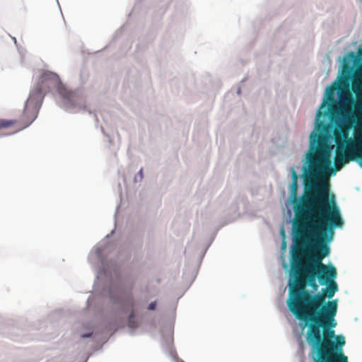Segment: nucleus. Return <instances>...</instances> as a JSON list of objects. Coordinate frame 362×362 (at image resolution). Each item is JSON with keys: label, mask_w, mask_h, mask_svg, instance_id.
<instances>
[{"label": "nucleus", "mask_w": 362, "mask_h": 362, "mask_svg": "<svg viewBox=\"0 0 362 362\" xmlns=\"http://www.w3.org/2000/svg\"><path fill=\"white\" fill-rule=\"evenodd\" d=\"M323 259H305L291 265L293 281L286 301L289 311L307 327L305 339L313 358H320L337 336L334 328L338 300L332 299L339 290L337 272L333 265L323 264Z\"/></svg>", "instance_id": "f257e3e1"}, {"label": "nucleus", "mask_w": 362, "mask_h": 362, "mask_svg": "<svg viewBox=\"0 0 362 362\" xmlns=\"http://www.w3.org/2000/svg\"><path fill=\"white\" fill-rule=\"evenodd\" d=\"M305 191L300 199L297 197L298 175L291 168L290 199L293 204L295 218L293 223L294 247L291 254V265L304 263L305 248L309 247L312 255L306 259H325L329 255V244L332 241L334 229L342 228L344 220L334 195L327 196L320 202L316 195L319 180L310 177L304 168Z\"/></svg>", "instance_id": "f03ea898"}, {"label": "nucleus", "mask_w": 362, "mask_h": 362, "mask_svg": "<svg viewBox=\"0 0 362 362\" xmlns=\"http://www.w3.org/2000/svg\"><path fill=\"white\" fill-rule=\"evenodd\" d=\"M325 105L323 103L317 112L315 127L310 135L309 151L306 155V160L310 166V177L320 181L316 186V195L322 203L327 200V195L329 196L331 175H335L345 164L353 160H356L362 168V132L359 129H356L355 140L350 141L349 146L337 147L334 167H332V146L329 144L332 128L320 120L323 114L321 109Z\"/></svg>", "instance_id": "7ed1b4c3"}, {"label": "nucleus", "mask_w": 362, "mask_h": 362, "mask_svg": "<svg viewBox=\"0 0 362 362\" xmlns=\"http://www.w3.org/2000/svg\"><path fill=\"white\" fill-rule=\"evenodd\" d=\"M352 90L357 96L355 103L356 112H353L349 104H354V100L349 93L341 98L340 112L341 119L334 130V141L337 146H349L350 141L355 140L356 129L362 132V79L354 78Z\"/></svg>", "instance_id": "20e7f679"}, {"label": "nucleus", "mask_w": 362, "mask_h": 362, "mask_svg": "<svg viewBox=\"0 0 362 362\" xmlns=\"http://www.w3.org/2000/svg\"><path fill=\"white\" fill-rule=\"evenodd\" d=\"M58 81V76L52 72L43 73L25 103L23 115L19 121L0 119V130L13 127L17 123L21 125L13 130V133L28 127L37 117L39 109L43 98V92L55 85Z\"/></svg>", "instance_id": "39448f33"}, {"label": "nucleus", "mask_w": 362, "mask_h": 362, "mask_svg": "<svg viewBox=\"0 0 362 362\" xmlns=\"http://www.w3.org/2000/svg\"><path fill=\"white\" fill-rule=\"evenodd\" d=\"M320 358H313V362H348V358L344 354L345 345L344 337L337 335Z\"/></svg>", "instance_id": "423d86ee"}, {"label": "nucleus", "mask_w": 362, "mask_h": 362, "mask_svg": "<svg viewBox=\"0 0 362 362\" xmlns=\"http://www.w3.org/2000/svg\"><path fill=\"white\" fill-rule=\"evenodd\" d=\"M348 93L350 94V93L349 91H347L344 95H341L340 98L341 97H344V95ZM325 101H327L329 103V104L328 105V111L329 112L332 117H333L337 114H339L340 112L341 104L339 105V107H337L336 105L337 100L334 98V88L328 87L327 88V90H326V100Z\"/></svg>", "instance_id": "0eeeda50"}, {"label": "nucleus", "mask_w": 362, "mask_h": 362, "mask_svg": "<svg viewBox=\"0 0 362 362\" xmlns=\"http://www.w3.org/2000/svg\"><path fill=\"white\" fill-rule=\"evenodd\" d=\"M60 95L63 97L67 105H74L76 100V95L75 93L66 89L59 90Z\"/></svg>", "instance_id": "6e6552de"}, {"label": "nucleus", "mask_w": 362, "mask_h": 362, "mask_svg": "<svg viewBox=\"0 0 362 362\" xmlns=\"http://www.w3.org/2000/svg\"><path fill=\"white\" fill-rule=\"evenodd\" d=\"M119 303L132 308L134 306V300L132 296H128L125 298L121 299Z\"/></svg>", "instance_id": "1a4fd4ad"}, {"label": "nucleus", "mask_w": 362, "mask_h": 362, "mask_svg": "<svg viewBox=\"0 0 362 362\" xmlns=\"http://www.w3.org/2000/svg\"><path fill=\"white\" fill-rule=\"evenodd\" d=\"M134 313L132 312V313H131V315L129 316V326L131 328H134V327H136V322L134 320Z\"/></svg>", "instance_id": "9d476101"}, {"label": "nucleus", "mask_w": 362, "mask_h": 362, "mask_svg": "<svg viewBox=\"0 0 362 362\" xmlns=\"http://www.w3.org/2000/svg\"><path fill=\"white\" fill-rule=\"evenodd\" d=\"M156 302H152L148 305V309L149 310H153L156 309Z\"/></svg>", "instance_id": "9b49d317"}, {"label": "nucleus", "mask_w": 362, "mask_h": 362, "mask_svg": "<svg viewBox=\"0 0 362 362\" xmlns=\"http://www.w3.org/2000/svg\"><path fill=\"white\" fill-rule=\"evenodd\" d=\"M90 336H92V333H88V334H83V335L81 336V337L86 338V337H90Z\"/></svg>", "instance_id": "f8f14e48"}, {"label": "nucleus", "mask_w": 362, "mask_h": 362, "mask_svg": "<svg viewBox=\"0 0 362 362\" xmlns=\"http://www.w3.org/2000/svg\"><path fill=\"white\" fill-rule=\"evenodd\" d=\"M346 86L347 88H349V83H346Z\"/></svg>", "instance_id": "ddd939ff"}]
</instances>
